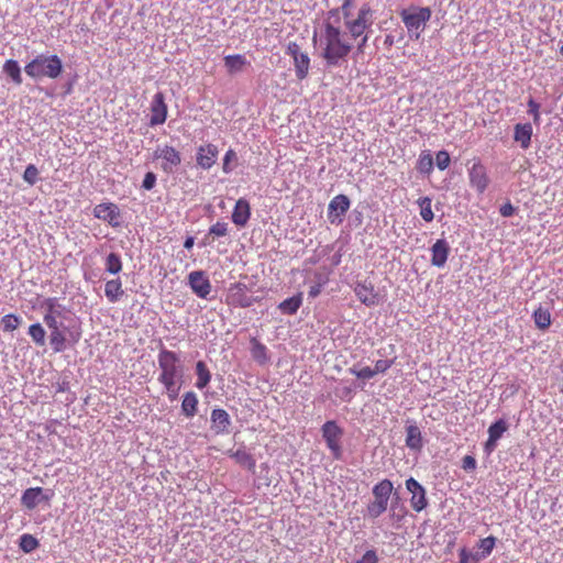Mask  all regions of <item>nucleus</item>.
Listing matches in <instances>:
<instances>
[{
	"mask_svg": "<svg viewBox=\"0 0 563 563\" xmlns=\"http://www.w3.org/2000/svg\"><path fill=\"white\" fill-rule=\"evenodd\" d=\"M532 318L536 327L543 331L547 330L552 322L550 311L542 307H539L534 310Z\"/></svg>",
	"mask_w": 563,
	"mask_h": 563,
	"instance_id": "29",
	"label": "nucleus"
},
{
	"mask_svg": "<svg viewBox=\"0 0 563 563\" xmlns=\"http://www.w3.org/2000/svg\"><path fill=\"white\" fill-rule=\"evenodd\" d=\"M49 329V343L55 353L63 352L66 349V336L60 329V323L52 317L43 318Z\"/></svg>",
	"mask_w": 563,
	"mask_h": 563,
	"instance_id": "11",
	"label": "nucleus"
},
{
	"mask_svg": "<svg viewBox=\"0 0 563 563\" xmlns=\"http://www.w3.org/2000/svg\"><path fill=\"white\" fill-rule=\"evenodd\" d=\"M321 292V286L320 285H313L310 287L309 289V297L311 298H316L317 296H319Z\"/></svg>",
	"mask_w": 563,
	"mask_h": 563,
	"instance_id": "57",
	"label": "nucleus"
},
{
	"mask_svg": "<svg viewBox=\"0 0 563 563\" xmlns=\"http://www.w3.org/2000/svg\"><path fill=\"white\" fill-rule=\"evenodd\" d=\"M507 429L508 426L504 419H499L492 423L488 428V437H490V442H497L507 431Z\"/></svg>",
	"mask_w": 563,
	"mask_h": 563,
	"instance_id": "34",
	"label": "nucleus"
},
{
	"mask_svg": "<svg viewBox=\"0 0 563 563\" xmlns=\"http://www.w3.org/2000/svg\"><path fill=\"white\" fill-rule=\"evenodd\" d=\"M540 106L538 102H536L533 99H530L528 101V113L532 115L533 122L536 124L540 123Z\"/></svg>",
	"mask_w": 563,
	"mask_h": 563,
	"instance_id": "49",
	"label": "nucleus"
},
{
	"mask_svg": "<svg viewBox=\"0 0 563 563\" xmlns=\"http://www.w3.org/2000/svg\"><path fill=\"white\" fill-rule=\"evenodd\" d=\"M393 489L394 485L389 479L380 481L373 487L374 500L388 505Z\"/></svg>",
	"mask_w": 563,
	"mask_h": 563,
	"instance_id": "22",
	"label": "nucleus"
},
{
	"mask_svg": "<svg viewBox=\"0 0 563 563\" xmlns=\"http://www.w3.org/2000/svg\"><path fill=\"white\" fill-rule=\"evenodd\" d=\"M399 15L410 37L413 40H419L427 22L431 19L432 12L428 7H416L404 9Z\"/></svg>",
	"mask_w": 563,
	"mask_h": 563,
	"instance_id": "4",
	"label": "nucleus"
},
{
	"mask_svg": "<svg viewBox=\"0 0 563 563\" xmlns=\"http://www.w3.org/2000/svg\"><path fill=\"white\" fill-rule=\"evenodd\" d=\"M223 60L229 74L240 73L249 65L245 56L241 54L228 55Z\"/></svg>",
	"mask_w": 563,
	"mask_h": 563,
	"instance_id": "26",
	"label": "nucleus"
},
{
	"mask_svg": "<svg viewBox=\"0 0 563 563\" xmlns=\"http://www.w3.org/2000/svg\"><path fill=\"white\" fill-rule=\"evenodd\" d=\"M560 53L563 55V43H562V46L560 48Z\"/></svg>",
	"mask_w": 563,
	"mask_h": 563,
	"instance_id": "62",
	"label": "nucleus"
},
{
	"mask_svg": "<svg viewBox=\"0 0 563 563\" xmlns=\"http://www.w3.org/2000/svg\"><path fill=\"white\" fill-rule=\"evenodd\" d=\"M104 295L110 302H118L124 295L121 279L114 278L108 280L104 285Z\"/></svg>",
	"mask_w": 563,
	"mask_h": 563,
	"instance_id": "23",
	"label": "nucleus"
},
{
	"mask_svg": "<svg viewBox=\"0 0 563 563\" xmlns=\"http://www.w3.org/2000/svg\"><path fill=\"white\" fill-rule=\"evenodd\" d=\"M435 161L438 168L444 170L449 167L451 158L446 151H440L437 153Z\"/></svg>",
	"mask_w": 563,
	"mask_h": 563,
	"instance_id": "47",
	"label": "nucleus"
},
{
	"mask_svg": "<svg viewBox=\"0 0 563 563\" xmlns=\"http://www.w3.org/2000/svg\"><path fill=\"white\" fill-rule=\"evenodd\" d=\"M462 467L465 471H474L476 468V460L472 455H465L462 460Z\"/></svg>",
	"mask_w": 563,
	"mask_h": 563,
	"instance_id": "55",
	"label": "nucleus"
},
{
	"mask_svg": "<svg viewBox=\"0 0 563 563\" xmlns=\"http://www.w3.org/2000/svg\"><path fill=\"white\" fill-rule=\"evenodd\" d=\"M195 239L192 236H188L184 242V247L190 250L194 246Z\"/></svg>",
	"mask_w": 563,
	"mask_h": 563,
	"instance_id": "59",
	"label": "nucleus"
},
{
	"mask_svg": "<svg viewBox=\"0 0 563 563\" xmlns=\"http://www.w3.org/2000/svg\"><path fill=\"white\" fill-rule=\"evenodd\" d=\"M386 504L373 500L367 505V515L368 517L375 519L378 518L382 514L387 510Z\"/></svg>",
	"mask_w": 563,
	"mask_h": 563,
	"instance_id": "43",
	"label": "nucleus"
},
{
	"mask_svg": "<svg viewBox=\"0 0 563 563\" xmlns=\"http://www.w3.org/2000/svg\"><path fill=\"white\" fill-rule=\"evenodd\" d=\"M43 308H45V314L44 318H47L48 316L57 320L59 317H62L63 306L58 302L57 298H46L43 301L42 305Z\"/></svg>",
	"mask_w": 563,
	"mask_h": 563,
	"instance_id": "30",
	"label": "nucleus"
},
{
	"mask_svg": "<svg viewBox=\"0 0 563 563\" xmlns=\"http://www.w3.org/2000/svg\"><path fill=\"white\" fill-rule=\"evenodd\" d=\"M219 150L214 144L208 143L197 148L196 162L202 169H210L217 162Z\"/></svg>",
	"mask_w": 563,
	"mask_h": 563,
	"instance_id": "16",
	"label": "nucleus"
},
{
	"mask_svg": "<svg viewBox=\"0 0 563 563\" xmlns=\"http://www.w3.org/2000/svg\"><path fill=\"white\" fill-rule=\"evenodd\" d=\"M450 254V245L446 240L439 239L431 246V264L435 267H444Z\"/></svg>",
	"mask_w": 563,
	"mask_h": 563,
	"instance_id": "19",
	"label": "nucleus"
},
{
	"mask_svg": "<svg viewBox=\"0 0 563 563\" xmlns=\"http://www.w3.org/2000/svg\"><path fill=\"white\" fill-rule=\"evenodd\" d=\"M497 442H490V437H488L486 443H485V451L490 453L496 448Z\"/></svg>",
	"mask_w": 563,
	"mask_h": 563,
	"instance_id": "58",
	"label": "nucleus"
},
{
	"mask_svg": "<svg viewBox=\"0 0 563 563\" xmlns=\"http://www.w3.org/2000/svg\"><path fill=\"white\" fill-rule=\"evenodd\" d=\"M394 362L395 360H378L376 361L375 367L373 369L375 371L376 375L379 373H385L393 366Z\"/></svg>",
	"mask_w": 563,
	"mask_h": 563,
	"instance_id": "51",
	"label": "nucleus"
},
{
	"mask_svg": "<svg viewBox=\"0 0 563 563\" xmlns=\"http://www.w3.org/2000/svg\"><path fill=\"white\" fill-rule=\"evenodd\" d=\"M252 356L255 361H257L261 364H265L267 362V349L266 346L257 341L256 339L252 340Z\"/></svg>",
	"mask_w": 563,
	"mask_h": 563,
	"instance_id": "35",
	"label": "nucleus"
},
{
	"mask_svg": "<svg viewBox=\"0 0 563 563\" xmlns=\"http://www.w3.org/2000/svg\"><path fill=\"white\" fill-rule=\"evenodd\" d=\"M157 361L161 369L158 380L165 387L169 400L173 401L178 397L184 375L180 360L175 352L163 347Z\"/></svg>",
	"mask_w": 563,
	"mask_h": 563,
	"instance_id": "2",
	"label": "nucleus"
},
{
	"mask_svg": "<svg viewBox=\"0 0 563 563\" xmlns=\"http://www.w3.org/2000/svg\"><path fill=\"white\" fill-rule=\"evenodd\" d=\"M286 54L291 56L296 77L299 80L307 78L310 69V57L296 42H289L286 47Z\"/></svg>",
	"mask_w": 563,
	"mask_h": 563,
	"instance_id": "6",
	"label": "nucleus"
},
{
	"mask_svg": "<svg viewBox=\"0 0 563 563\" xmlns=\"http://www.w3.org/2000/svg\"><path fill=\"white\" fill-rule=\"evenodd\" d=\"M417 169L422 174H430L432 172L433 158L429 152L424 151L419 155Z\"/></svg>",
	"mask_w": 563,
	"mask_h": 563,
	"instance_id": "36",
	"label": "nucleus"
},
{
	"mask_svg": "<svg viewBox=\"0 0 563 563\" xmlns=\"http://www.w3.org/2000/svg\"><path fill=\"white\" fill-rule=\"evenodd\" d=\"M354 292L358 300L367 307L377 306L382 301V297L372 283H356Z\"/></svg>",
	"mask_w": 563,
	"mask_h": 563,
	"instance_id": "12",
	"label": "nucleus"
},
{
	"mask_svg": "<svg viewBox=\"0 0 563 563\" xmlns=\"http://www.w3.org/2000/svg\"><path fill=\"white\" fill-rule=\"evenodd\" d=\"M460 563H477L479 558L476 554L471 553L466 549H461L459 552Z\"/></svg>",
	"mask_w": 563,
	"mask_h": 563,
	"instance_id": "50",
	"label": "nucleus"
},
{
	"mask_svg": "<svg viewBox=\"0 0 563 563\" xmlns=\"http://www.w3.org/2000/svg\"><path fill=\"white\" fill-rule=\"evenodd\" d=\"M406 488L411 493L410 505L413 510H423L428 503L424 488L412 477L406 481Z\"/></svg>",
	"mask_w": 563,
	"mask_h": 563,
	"instance_id": "17",
	"label": "nucleus"
},
{
	"mask_svg": "<svg viewBox=\"0 0 563 563\" xmlns=\"http://www.w3.org/2000/svg\"><path fill=\"white\" fill-rule=\"evenodd\" d=\"M497 539L494 536H489L487 538L481 539L478 542V549L481 550V553H477V558L479 560L486 559L489 556L496 545Z\"/></svg>",
	"mask_w": 563,
	"mask_h": 563,
	"instance_id": "33",
	"label": "nucleus"
},
{
	"mask_svg": "<svg viewBox=\"0 0 563 563\" xmlns=\"http://www.w3.org/2000/svg\"><path fill=\"white\" fill-rule=\"evenodd\" d=\"M336 395L343 400H351L353 397V389L350 386H344L336 389Z\"/></svg>",
	"mask_w": 563,
	"mask_h": 563,
	"instance_id": "54",
	"label": "nucleus"
},
{
	"mask_svg": "<svg viewBox=\"0 0 563 563\" xmlns=\"http://www.w3.org/2000/svg\"><path fill=\"white\" fill-rule=\"evenodd\" d=\"M533 129L530 123H518L514 128V140L527 150L531 144Z\"/></svg>",
	"mask_w": 563,
	"mask_h": 563,
	"instance_id": "21",
	"label": "nucleus"
},
{
	"mask_svg": "<svg viewBox=\"0 0 563 563\" xmlns=\"http://www.w3.org/2000/svg\"><path fill=\"white\" fill-rule=\"evenodd\" d=\"M154 157L162 159V168L166 173H172L181 163V155L174 146L164 145L156 148Z\"/></svg>",
	"mask_w": 563,
	"mask_h": 563,
	"instance_id": "10",
	"label": "nucleus"
},
{
	"mask_svg": "<svg viewBox=\"0 0 563 563\" xmlns=\"http://www.w3.org/2000/svg\"><path fill=\"white\" fill-rule=\"evenodd\" d=\"M406 445L410 450L420 451L422 449V435L418 426L410 424L406 428Z\"/></svg>",
	"mask_w": 563,
	"mask_h": 563,
	"instance_id": "24",
	"label": "nucleus"
},
{
	"mask_svg": "<svg viewBox=\"0 0 563 563\" xmlns=\"http://www.w3.org/2000/svg\"><path fill=\"white\" fill-rule=\"evenodd\" d=\"M23 179L29 184V185H34L37 179H38V169L35 165L33 164H30L26 166L25 170H24V174H23Z\"/></svg>",
	"mask_w": 563,
	"mask_h": 563,
	"instance_id": "45",
	"label": "nucleus"
},
{
	"mask_svg": "<svg viewBox=\"0 0 563 563\" xmlns=\"http://www.w3.org/2000/svg\"><path fill=\"white\" fill-rule=\"evenodd\" d=\"M255 301L254 297L249 294V288L244 283L236 282L229 286L225 295V303L233 308H249Z\"/></svg>",
	"mask_w": 563,
	"mask_h": 563,
	"instance_id": "5",
	"label": "nucleus"
},
{
	"mask_svg": "<svg viewBox=\"0 0 563 563\" xmlns=\"http://www.w3.org/2000/svg\"><path fill=\"white\" fill-rule=\"evenodd\" d=\"M236 158H238L236 153L232 148H230L225 152L224 157H223V165H222V170L225 174L232 172L233 166L231 165V163L235 162Z\"/></svg>",
	"mask_w": 563,
	"mask_h": 563,
	"instance_id": "46",
	"label": "nucleus"
},
{
	"mask_svg": "<svg viewBox=\"0 0 563 563\" xmlns=\"http://www.w3.org/2000/svg\"><path fill=\"white\" fill-rule=\"evenodd\" d=\"M209 233L217 236H225L228 234V224L225 222H217L210 227Z\"/></svg>",
	"mask_w": 563,
	"mask_h": 563,
	"instance_id": "48",
	"label": "nucleus"
},
{
	"mask_svg": "<svg viewBox=\"0 0 563 563\" xmlns=\"http://www.w3.org/2000/svg\"><path fill=\"white\" fill-rule=\"evenodd\" d=\"M351 201L347 196L340 194L332 198L328 206V220L332 224H341L344 214L350 209Z\"/></svg>",
	"mask_w": 563,
	"mask_h": 563,
	"instance_id": "9",
	"label": "nucleus"
},
{
	"mask_svg": "<svg viewBox=\"0 0 563 563\" xmlns=\"http://www.w3.org/2000/svg\"><path fill=\"white\" fill-rule=\"evenodd\" d=\"M302 305V295L299 292L290 298L283 300L278 308L285 314H295Z\"/></svg>",
	"mask_w": 563,
	"mask_h": 563,
	"instance_id": "28",
	"label": "nucleus"
},
{
	"mask_svg": "<svg viewBox=\"0 0 563 563\" xmlns=\"http://www.w3.org/2000/svg\"><path fill=\"white\" fill-rule=\"evenodd\" d=\"M64 390H65V389H64V386H60V387L58 388V391H64Z\"/></svg>",
	"mask_w": 563,
	"mask_h": 563,
	"instance_id": "61",
	"label": "nucleus"
},
{
	"mask_svg": "<svg viewBox=\"0 0 563 563\" xmlns=\"http://www.w3.org/2000/svg\"><path fill=\"white\" fill-rule=\"evenodd\" d=\"M181 411L187 418L194 417L198 411V397L194 391H187L181 401Z\"/></svg>",
	"mask_w": 563,
	"mask_h": 563,
	"instance_id": "27",
	"label": "nucleus"
},
{
	"mask_svg": "<svg viewBox=\"0 0 563 563\" xmlns=\"http://www.w3.org/2000/svg\"><path fill=\"white\" fill-rule=\"evenodd\" d=\"M420 207V216L426 222H431L434 218V213L431 208V199L429 197H422L418 199Z\"/></svg>",
	"mask_w": 563,
	"mask_h": 563,
	"instance_id": "38",
	"label": "nucleus"
},
{
	"mask_svg": "<svg viewBox=\"0 0 563 563\" xmlns=\"http://www.w3.org/2000/svg\"><path fill=\"white\" fill-rule=\"evenodd\" d=\"M211 422L217 433L228 432L230 426L229 413L224 409H213L211 412Z\"/></svg>",
	"mask_w": 563,
	"mask_h": 563,
	"instance_id": "25",
	"label": "nucleus"
},
{
	"mask_svg": "<svg viewBox=\"0 0 563 563\" xmlns=\"http://www.w3.org/2000/svg\"><path fill=\"white\" fill-rule=\"evenodd\" d=\"M188 284L191 290L202 299L211 292V283L202 271H195L188 275Z\"/></svg>",
	"mask_w": 563,
	"mask_h": 563,
	"instance_id": "13",
	"label": "nucleus"
},
{
	"mask_svg": "<svg viewBox=\"0 0 563 563\" xmlns=\"http://www.w3.org/2000/svg\"><path fill=\"white\" fill-rule=\"evenodd\" d=\"M349 372L353 375H355L357 378H361V379H371L373 378L376 374H375V371L369 367V366H364L360 369L355 368V367H351L349 369Z\"/></svg>",
	"mask_w": 563,
	"mask_h": 563,
	"instance_id": "44",
	"label": "nucleus"
},
{
	"mask_svg": "<svg viewBox=\"0 0 563 563\" xmlns=\"http://www.w3.org/2000/svg\"><path fill=\"white\" fill-rule=\"evenodd\" d=\"M251 217V206L244 198H240L233 208L232 222L240 228L246 225Z\"/></svg>",
	"mask_w": 563,
	"mask_h": 563,
	"instance_id": "20",
	"label": "nucleus"
},
{
	"mask_svg": "<svg viewBox=\"0 0 563 563\" xmlns=\"http://www.w3.org/2000/svg\"><path fill=\"white\" fill-rule=\"evenodd\" d=\"M470 184L477 192L483 194L489 184L486 167L481 163L476 162L468 170Z\"/></svg>",
	"mask_w": 563,
	"mask_h": 563,
	"instance_id": "15",
	"label": "nucleus"
},
{
	"mask_svg": "<svg viewBox=\"0 0 563 563\" xmlns=\"http://www.w3.org/2000/svg\"><path fill=\"white\" fill-rule=\"evenodd\" d=\"M342 429L336 424L335 421H327L322 426V435L334 459H340L342 454L340 445V438L342 437Z\"/></svg>",
	"mask_w": 563,
	"mask_h": 563,
	"instance_id": "8",
	"label": "nucleus"
},
{
	"mask_svg": "<svg viewBox=\"0 0 563 563\" xmlns=\"http://www.w3.org/2000/svg\"><path fill=\"white\" fill-rule=\"evenodd\" d=\"M19 545L24 553H31L38 548L40 543L34 536L24 533L20 537Z\"/></svg>",
	"mask_w": 563,
	"mask_h": 563,
	"instance_id": "37",
	"label": "nucleus"
},
{
	"mask_svg": "<svg viewBox=\"0 0 563 563\" xmlns=\"http://www.w3.org/2000/svg\"><path fill=\"white\" fill-rule=\"evenodd\" d=\"M374 23V10L368 2L344 0L338 9L328 12L312 41L320 48V56L328 67H340L357 42V53L363 54L368 41L367 31Z\"/></svg>",
	"mask_w": 563,
	"mask_h": 563,
	"instance_id": "1",
	"label": "nucleus"
},
{
	"mask_svg": "<svg viewBox=\"0 0 563 563\" xmlns=\"http://www.w3.org/2000/svg\"><path fill=\"white\" fill-rule=\"evenodd\" d=\"M106 271L110 274H118L122 271V261L117 253H110L106 258Z\"/></svg>",
	"mask_w": 563,
	"mask_h": 563,
	"instance_id": "39",
	"label": "nucleus"
},
{
	"mask_svg": "<svg viewBox=\"0 0 563 563\" xmlns=\"http://www.w3.org/2000/svg\"><path fill=\"white\" fill-rule=\"evenodd\" d=\"M234 459L239 464L245 466L250 471H253L255 468V460L246 451L238 450L234 453Z\"/></svg>",
	"mask_w": 563,
	"mask_h": 563,
	"instance_id": "42",
	"label": "nucleus"
},
{
	"mask_svg": "<svg viewBox=\"0 0 563 563\" xmlns=\"http://www.w3.org/2000/svg\"><path fill=\"white\" fill-rule=\"evenodd\" d=\"M514 212H515V208H514V207H512V205H511V203H509V202H508V203H505V205H504V206H501V208H500V214H501L503 217H510V216H512V214H514Z\"/></svg>",
	"mask_w": 563,
	"mask_h": 563,
	"instance_id": "56",
	"label": "nucleus"
},
{
	"mask_svg": "<svg viewBox=\"0 0 563 563\" xmlns=\"http://www.w3.org/2000/svg\"><path fill=\"white\" fill-rule=\"evenodd\" d=\"M3 71L12 79L15 85H21L23 79L19 63L14 59H8L3 65Z\"/></svg>",
	"mask_w": 563,
	"mask_h": 563,
	"instance_id": "32",
	"label": "nucleus"
},
{
	"mask_svg": "<svg viewBox=\"0 0 563 563\" xmlns=\"http://www.w3.org/2000/svg\"><path fill=\"white\" fill-rule=\"evenodd\" d=\"M20 324L21 318L13 313L5 314L1 319V325L3 331L5 332L14 331L15 329L19 328Z\"/></svg>",
	"mask_w": 563,
	"mask_h": 563,
	"instance_id": "41",
	"label": "nucleus"
},
{
	"mask_svg": "<svg viewBox=\"0 0 563 563\" xmlns=\"http://www.w3.org/2000/svg\"><path fill=\"white\" fill-rule=\"evenodd\" d=\"M155 184H156V175L153 172L146 173L144 176L143 183H142V187L145 190H151L154 188Z\"/></svg>",
	"mask_w": 563,
	"mask_h": 563,
	"instance_id": "52",
	"label": "nucleus"
},
{
	"mask_svg": "<svg viewBox=\"0 0 563 563\" xmlns=\"http://www.w3.org/2000/svg\"><path fill=\"white\" fill-rule=\"evenodd\" d=\"M24 71L33 79H56L63 73V63L57 55L40 54L24 66Z\"/></svg>",
	"mask_w": 563,
	"mask_h": 563,
	"instance_id": "3",
	"label": "nucleus"
},
{
	"mask_svg": "<svg viewBox=\"0 0 563 563\" xmlns=\"http://www.w3.org/2000/svg\"><path fill=\"white\" fill-rule=\"evenodd\" d=\"M197 382L196 387L203 389L211 380V374L205 362L199 361L196 364Z\"/></svg>",
	"mask_w": 563,
	"mask_h": 563,
	"instance_id": "31",
	"label": "nucleus"
},
{
	"mask_svg": "<svg viewBox=\"0 0 563 563\" xmlns=\"http://www.w3.org/2000/svg\"><path fill=\"white\" fill-rule=\"evenodd\" d=\"M51 495H45L42 487H31L23 492L21 504L27 510H33L40 503H48Z\"/></svg>",
	"mask_w": 563,
	"mask_h": 563,
	"instance_id": "18",
	"label": "nucleus"
},
{
	"mask_svg": "<svg viewBox=\"0 0 563 563\" xmlns=\"http://www.w3.org/2000/svg\"><path fill=\"white\" fill-rule=\"evenodd\" d=\"M95 218L107 222L112 228L121 225V211L120 208L113 202H102L93 208Z\"/></svg>",
	"mask_w": 563,
	"mask_h": 563,
	"instance_id": "7",
	"label": "nucleus"
},
{
	"mask_svg": "<svg viewBox=\"0 0 563 563\" xmlns=\"http://www.w3.org/2000/svg\"><path fill=\"white\" fill-rule=\"evenodd\" d=\"M378 558L374 550H368L356 563H377Z\"/></svg>",
	"mask_w": 563,
	"mask_h": 563,
	"instance_id": "53",
	"label": "nucleus"
},
{
	"mask_svg": "<svg viewBox=\"0 0 563 563\" xmlns=\"http://www.w3.org/2000/svg\"><path fill=\"white\" fill-rule=\"evenodd\" d=\"M385 43L391 44L393 43V37L390 35H387L386 40H385Z\"/></svg>",
	"mask_w": 563,
	"mask_h": 563,
	"instance_id": "60",
	"label": "nucleus"
},
{
	"mask_svg": "<svg viewBox=\"0 0 563 563\" xmlns=\"http://www.w3.org/2000/svg\"><path fill=\"white\" fill-rule=\"evenodd\" d=\"M150 110V124L152 126L163 124L166 121L168 108L163 92L158 91L154 95Z\"/></svg>",
	"mask_w": 563,
	"mask_h": 563,
	"instance_id": "14",
	"label": "nucleus"
},
{
	"mask_svg": "<svg viewBox=\"0 0 563 563\" xmlns=\"http://www.w3.org/2000/svg\"><path fill=\"white\" fill-rule=\"evenodd\" d=\"M29 334L38 346L45 344V330L40 323L31 324L29 327Z\"/></svg>",
	"mask_w": 563,
	"mask_h": 563,
	"instance_id": "40",
	"label": "nucleus"
}]
</instances>
